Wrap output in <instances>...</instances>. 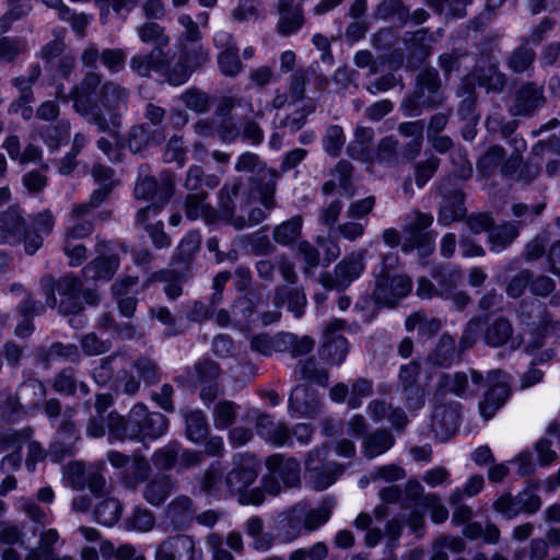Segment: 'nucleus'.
Segmentation results:
<instances>
[{
  "mask_svg": "<svg viewBox=\"0 0 560 560\" xmlns=\"http://www.w3.org/2000/svg\"><path fill=\"white\" fill-rule=\"evenodd\" d=\"M299 372L303 380H307L320 386L327 385V373L325 371L317 370L314 361L305 362L303 365L300 366Z\"/></svg>",
  "mask_w": 560,
  "mask_h": 560,
  "instance_id": "obj_50",
  "label": "nucleus"
},
{
  "mask_svg": "<svg viewBox=\"0 0 560 560\" xmlns=\"http://www.w3.org/2000/svg\"><path fill=\"white\" fill-rule=\"evenodd\" d=\"M393 444L394 439L388 432H376L364 441V454L370 458L376 457L387 452Z\"/></svg>",
  "mask_w": 560,
  "mask_h": 560,
  "instance_id": "obj_32",
  "label": "nucleus"
},
{
  "mask_svg": "<svg viewBox=\"0 0 560 560\" xmlns=\"http://www.w3.org/2000/svg\"><path fill=\"white\" fill-rule=\"evenodd\" d=\"M155 560H200V553L190 536L177 535L159 546Z\"/></svg>",
  "mask_w": 560,
  "mask_h": 560,
  "instance_id": "obj_11",
  "label": "nucleus"
},
{
  "mask_svg": "<svg viewBox=\"0 0 560 560\" xmlns=\"http://www.w3.org/2000/svg\"><path fill=\"white\" fill-rule=\"evenodd\" d=\"M90 211V206L79 205L72 209L71 221L66 234L67 241H73L82 238L92 232V225L90 222H80V219L86 215Z\"/></svg>",
  "mask_w": 560,
  "mask_h": 560,
  "instance_id": "obj_28",
  "label": "nucleus"
},
{
  "mask_svg": "<svg viewBox=\"0 0 560 560\" xmlns=\"http://www.w3.org/2000/svg\"><path fill=\"white\" fill-rule=\"evenodd\" d=\"M218 62L221 72L225 75H234L241 69V62L237 57V50L220 51Z\"/></svg>",
  "mask_w": 560,
  "mask_h": 560,
  "instance_id": "obj_48",
  "label": "nucleus"
},
{
  "mask_svg": "<svg viewBox=\"0 0 560 560\" xmlns=\"http://www.w3.org/2000/svg\"><path fill=\"white\" fill-rule=\"evenodd\" d=\"M397 257L388 255L383 259L380 270L375 272L373 298L376 304L394 306L411 290L410 279L396 270Z\"/></svg>",
  "mask_w": 560,
  "mask_h": 560,
  "instance_id": "obj_4",
  "label": "nucleus"
},
{
  "mask_svg": "<svg viewBox=\"0 0 560 560\" xmlns=\"http://www.w3.org/2000/svg\"><path fill=\"white\" fill-rule=\"evenodd\" d=\"M2 223L3 225H0V243L11 242L13 234L20 233L24 228V222L15 209L7 213Z\"/></svg>",
  "mask_w": 560,
  "mask_h": 560,
  "instance_id": "obj_40",
  "label": "nucleus"
},
{
  "mask_svg": "<svg viewBox=\"0 0 560 560\" xmlns=\"http://www.w3.org/2000/svg\"><path fill=\"white\" fill-rule=\"evenodd\" d=\"M200 245V237L197 233L187 234L178 246V254L182 259H187L196 253Z\"/></svg>",
  "mask_w": 560,
  "mask_h": 560,
  "instance_id": "obj_58",
  "label": "nucleus"
},
{
  "mask_svg": "<svg viewBox=\"0 0 560 560\" xmlns=\"http://www.w3.org/2000/svg\"><path fill=\"white\" fill-rule=\"evenodd\" d=\"M95 520L104 526H113L121 515V504L114 498L100 501L94 511Z\"/></svg>",
  "mask_w": 560,
  "mask_h": 560,
  "instance_id": "obj_30",
  "label": "nucleus"
},
{
  "mask_svg": "<svg viewBox=\"0 0 560 560\" xmlns=\"http://www.w3.org/2000/svg\"><path fill=\"white\" fill-rule=\"evenodd\" d=\"M363 253H353L339 262L335 269V278L325 282L326 287L341 290L358 279L364 270Z\"/></svg>",
  "mask_w": 560,
  "mask_h": 560,
  "instance_id": "obj_15",
  "label": "nucleus"
},
{
  "mask_svg": "<svg viewBox=\"0 0 560 560\" xmlns=\"http://www.w3.org/2000/svg\"><path fill=\"white\" fill-rule=\"evenodd\" d=\"M371 383L365 380H359L352 385L350 396L348 398V405L350 408H357L361 405L362 398L371 394Z\"/></svg>",
  "mask_w": 560,
  "mask_h": 560,
  "instance_id": "obj_52",
  "label": "nucleus"
},
{
  "mask_svg": "<svg viewBox=\"0 0 560 560\" xmlns=\"http://www.w3.org/2000/svg\"><path fill=\"white\" fill-rule=\"evenodd\" d=\"M186 215L190 220H196L207 215L203 192L191 194L187 197Z\"/></svg>",
  "mask_w": 560,
  "mask_h": 560,
  "instance_id": "obj_49",
  "label": "nucleus"
},
{
  "mask_svg": "<svg viewBox=\"0 0 560 560\" xmlns=\"http://www.w3.org/2000/svg\"><path fill=\"white\" fill-rule=\"evenodd\" d=\"M100 83L98 77L96 74H89L82 82L80 88H77L72 93L73 107L74 109L82 115H92V121L95 122L101 130L109 129L108 125L104 122V119L97 116L93 112L92 106V96L94 94V90Z\"/></svg>",
  "mask_w": 560,
  "mask_h": 560,
  "instance_id": "obj_13",
  "label": "nucleus"
},
{
  "mask_svg": "<svg viewBox=\"0 0 560 560\" xmlns=\"http://www.w3.org/2000/svg\"><path fill=\"white\" fill-rule=\"evenodd\" d=\"M108 460L114 467H124L128 465V471L132 472L133 477H126L124 483L126 487L135 488L140 481H142L148 472L149 465L143 458H135L129 465V459L118 452H110L108 454Z\"/></svg>",
  "mask_w": 560,
  "mask_h": 560,
  "instance_id": "obj_19",
  "label": "nucleus"
},
{
  "mask_svg": "<svg viewBox=\"0 0 560 560\" xmlns=\"http://www.w3.org/2000/svg\"><path fill=\"white\" fill-rule=\"evenodd\" d=\"M464 549V541L458 537H443L435 541L430 560H448L445 550L459 552Z\"/></svg>",
  "mask_w": 560,
  "mask_h": 560,
  "instance_id": "obj_36",
  "label": "nucleus"
},
{
  "mask_svg": "<svg viewBox=\"0 0 560 560\" xmlns=\"http://www.w3.org/2000/svg\"><path fill=\"white\" fill-rule=\"evenodd\" d=\"M433 218L425 213H413V220L408 223L406 233H408V241L412 242V246H419L420 242H425L431 248L432 240L428 233L423 232L431 225Z\"/></svg>",
  "mask_w": 560,
  "mask_h": 560,
  "instance_id": "obj_27",
  "label": "nucleus"
},
{
  "mask_svg": "<svg viewBox=\"0 0 560 560\" xmlns=\"http://www.w3.org/2000/svg\"><path fill=\"white\" fill-rule=\"evenodd\" d=\"M268 474L262 478V489L268 494H277L281 490L279 480L285 487H294L300 482V465L294 458H284L279 454L267 458Z\"/></svg>",
  "mask_w": 560,
  "mask_h": 560,
  "instance_id": "obj_6",
  "label": "nucleus"
},
{
  "mask_svg": "<svg viewBox=\"0 0 560 560\" xmlns=\"http://www.w3.org/2000/svg\"><path fill=\"white\" fill-rule=\"evenodd\" d=\"M178 22L185 32L177 46V62L171 71L163 51L168 44L163 28L156 23H145L138 30V35L143 43L154 45L150 55L135 56L131 59V68L140 75H149L152 71L159 72L166 77L170 84L178 86L187 81L197 67L208 60V52L199 44L200 33L192 19L184 14L179 16Z\"/></svg>",
  "mask_w": 560,
  "mask_h": 560,
  "instance_id": "obj_1",
  "label": "nucleus"
},
{
  "mask_svg": "<svg viewBox=\"0 0 560 560\" xmlns=\"http://www.w3.org/2000/svg\"><path fill=\"white\" fill-rule=\"evenodd\" d=\"M259 463L252 455H241L235 467L223 480L214 469L209 470L203 478V488L210 493H240L241 504L259 505L264 501L260 490H253L248 493L244 490L250 486L257 477Z\"/></svg>",
  "mask_w": 560,
  "mask_h": 560,
  "instance_id": "obj_2",
  "label": "nucleus"
},
{
  "mask_svg": "<svg viewBox=\"0 0 560 560\" xmlns=\"http://www.w3.org/2000/svg\"><path fill=\"white\" fill-rule=\"evenodd\" d=\"M66 479L75 489L88 485L92 492H97L105 485L104 478L92 467L89 470L81 463L69 464L65 470Z\"/></svg>",
  "mask_w": 560,
  "mask_h": 560,
  "instance_id": "obj_17",
  "label": "nucleus"
},
{
  "mask_svg": "<svg viewBox=\"0 0 560 560\" xmlns=\"http://www.w3.org/2000/svg\"><path fill=\"white\" fill-rule=\"evenodd\" d=\"M332 505L323 504L311 509L306 504L295 505L283 520L280 536L283 541H292L303 533L312 532L324 525L330 517Z\"/></svg>",
  "mask_w": 560,
  "mask_h": 560,
  "instance_id": "obj_5",
  "label": "nucleus"
},
{
  "mask_svg": "<svg viewBox=\"0 0 560 560\" xmlns=\"http://www.w3.org/2000/svg\"><path fill=\"white\" fill-rule=\"evenodd\" d=\"M257 431L262 439L276 446H282L291 441L287 429L279 423H275L268 416L259 418Z\"/></svg>",
  "mask_w": 560,
  "mask_h": 560,
  "instance_id": "obj_25",
  "label": "nucleus"
},
{
  "mask_svg": "<svg viewBox=\"0 0 560 560\" xmlns=\"http://www.w3.org/2000/svg\"><path fill=\"white\" fill-rule=\"evenodd\" d=\"M478 84L487 90H498L503 85V75L494 67L488 69L487 74L478 77Z\"/></svg>",
  "mask_w": 560,
  "mask_h": 560,
  "instance_id": "obj_62",
  "label": "nucleus"
},
{
  "mask_svg": "<svg viewBox=\"0 0 560 560\" xmlns=\"http://www.w3.org/2000/svg\"><path fill=\"white\" fill-rule=\"evenodd\" d=\"M100 256L83 269L86 280H108L118 267V257L114 253V245L100 243L97 246Z\"/></svg>",
  "mask_w": 560,
  "mask_h": 560,
  "instance_id": "obj_12",
  "label": "nucleus"
},
{
  "mask_svg": "<svg viewBox=\"0 0 560 560\" xmlns=\"http://www.w3.org/2000/svg\"><path fill=\"white\" fill-rule=\"evenodd\" d=\"M443 388L462 396L465 394V386L467 385V376L465 374H455L453 380L450 376H443Z\"/></svg>",
  "mask_w": 560,
  "mask_h": 560,
  "instance_id": "obj_64",
  "label": "nucleus"
},
{
  "mask_svg": "<svg viewBox=\"0 0 560 560\" xmlns=\"http://www.w3.org/2000/svg\"><path fill=\"white\" fill-rule=\"evenodd\" d=\"M512 328L506 320H497L488 327L485 339L489 346L499 347L504 345L511 337Z\"/></svg>",
  "mask_w": 560,
  "mask_h": 560,
  "instance_id": "obj_34",
  "label": "nucleus"
},
{
  "mask_svg": "<svg viewBox=\"0 0 560 560\" xmlns=\"http://www.w3.org/2000/svg\"><path fill=\"white\" fill-rule=\"evenodd\" d=\"M186 431L189 440L198 442L207 433L206 419L201 411L195 410L186 417Z\"/></svg>",
  "mask_w": 560,
  "mask_h": 560,
  "instance_id": "obj_39",
  "label": "nucleus"
},
{
  "mask_svg": "<svg viewBox=\"0 0 560 560\" xmlns=\"http://www.w3.org/2000/svg\"><path fill=\"white\" fill-rule=\"evenodd\" d=\"M126 55L120 49H107L102 52L103 65L110 71L118 70L125 61Z\"/></svg>",
  "mask_w": 560,
  "mask_h": 560,
  "instance_id": "obj_57",
  "label": "nucleus"
},
{
  "mask_svg": "<svg viewBox=\"0 0 560 560\" xmlns=\"http://www.w3.org/2000/svg\"><path fill=\"white\" fill-rule=\"evenodd\" d=\"M417 293L422 299H431L439 295L443 299H453L457 307H464L468 303V298L463 292H453L451 288L435 289L434 285L427 279L421 278L418 282Z\"/></svg>",
  "mask_w": 560,
  "mask_h": 560,
  "instance_id": "obj_26",
  "label": "nucleus"
},
{
  "mask_svg": "<svg viewBox=\"0 0 560 560\" xmlns=\"http://www.w3.org/2000/svg\"><path fill=\"white\" fill-rule=\"evenodd\" d=\"M350 172H351V165L348 162H346V161L339 162L336 167V173L338 174V183L336 182L335 178L327 182L323 188L324 192L331 194L332 191H335L337 189V187L340 190L347 191L348 190L347 183H348V177L350 175Z\"/></svg>",
  "mask_w": 560,
  "mask_h": 560,
  "instance_id": "obj_46",
  "label": "nucleus"
},
{
  "mask_svg": "<svg viewBox=\"0 0 560 560\" xmlns=\"http://www.w3.org/2000/svg\"><path fill=\"white\" fill-rule=\"evenodd\" d=\"M491 219L488 214H478L469 219V226L475 232L488 230L489 246L492 252L500 253L505 249L517 236V226L512 223L490 228Z\"/></svg>",
  "mask_w": 560,
  "mask_h": 560,
  "instance_id": "obj_8",
  "label": "nucleus"
},
{
  "mask_svg": "<svg viewBox=\"0 0 560 560\" xmlns=\"http://www.w3.org/2000/svg\"><path fill=\"white\" fill-rule=\"evenodd\" d=\"M306 468L312 474V481L317 490L330 487L341 474V468L332 463H323L322 452L315 451L310 454Z\"/></svg>",
  "mask_w": 560,
  "mask_h": 560,
  "instance_id": "obj_14",
  "label": "nucleus"
},
{
  "mask_svg": "<svg viewBox=\"0 0 560 560\" xmlns=\"http://www.w3.org/2000/svg\"><path fill=\"white\" fill-rule=\"evenodd\" d=\"M518 503L524 512H536L540 508V499L533 487L526 488L517 495Z\"/></svg>",
  "mask_w": 560,
  "mask_h": 560,
  "instance_id": "obj_54",
  "label": "nucleus"
},
{
  "mask_svg": "<svg viewBox=\"0 0 560 560\" xmlns=\"http://www.w3.org/2000/svg\"><path fill=\"white\" fill-rule=\"evenodd\" d=\"M373 138V131L366 127H359L354 133V140L348 147L349 154L355 160H365L366 143Z\"/></svg>",
  "mask_w": 560,
  "mask_h": 560,
  "instance_id": "obj_37",
  "label": "nucleus"
},
{
  "mask_svg": "<svg viewBox=\"0 0 560 560\" xmlns=\"http://www.w3.org/2000/svg\"><path fill=\"white\" fill-rule=\"evenodd\" d=\"M369 412L375 420H381L387 417L388 421L393 424V427L396 428H401L407 422L406 417L401 410L396 409L388 413V408L384 402L374 401L369 406Z\"/></svg>",
  "mask_w": 560,
  "mask_h": 560,
  "instance_id": "obj_38",
  "label": "nucleus"
},
{
  "mask_svg": "<svg viewBox=\"0 0 560 560\" xmlns=\"http://www.w3.org/2000/svg\"><path fill=\"white\" fill-rule=\"evenodd\" d=\"M541 92L534 85H527L522 89L515 97V103L511 107L513 115H527L541 104Z\"/></svg>",
  "mask_w": 560,
  "mask_h": 560,
  "instance_id": "obj_24",
  "label": "nucleus"
},
{
  "mask_svg": "<svg viewBox=\"0 0 560 560\" xmlns=\"http://www.w3.org/2000/svg\"><path fill=\"white\" fill-rule=\"evenodd\" d=\"M424 504L431 510L432 522L439 524L444 522L447 516V510L440 503L435 495H428L424 498Z\"/></svg>",
  "mask_w": 560,
  "mask_h": 560,
  "instance_id": "obj_59",
  "label": "nucleus"
},
{
  "mask_svg": "<svg viewBox=\"0 0 560 560\" xmlns=\"http://www.w3.org/2000/svg\"><path fill=\"white\" fill-rule=\"evenodd\" d=\"M154 525V515L150 510L144 508H136L124 522L125 529L129 532H150L153 529Z\"/></svg>",
  "mask_w": 560,
  "mask_h": 560,
  "instance_id": "obj_31",
  "label": "nucleus"
},
{
  "mask_svg": "<svg viewBox=\"0 0 560 560\" xmlns=\"http://www.w3.org/2000/svg\"><path fill=\"white\" fill-rule=\"evenodd\" d=\"M536 454L538 463L542 466L551 464L557 457L556 453L551 450L550 441L546 439H541L537 442Z\"/></svg>",
  "mask_w": 560,
  "mask_h": 560,
  "instance_id": "obj_63",
  "label": "nucleus"
},
{
  "mask_svg": "<svg viewBox=\"0 0 560 560\" xmlns=\"http://www.w3.org/2000/svg\"><path fill=\"white\" fill-rule=\"evenodd\" d=\"M316 408V399L308 394L304 385H298L291 393L289 399V411L292 417H310Z\"/></svg>",
  "mask_w": 560,
  "mask_h": 560,
  "instance_id": "obj_23",
  "label": "nucleus"
},
{
  "mask_svg": "<svg viewBox=\"0 0 560 560\" xmlns=\"http://www.w3.org/2000/svg\"><path fill=\"white\" fill-rule=\"evenodd\" d=\"M342 329L343 322L335 319L324 332V341L319 352L322 358L331 364H341L348 353L347 340L340 335Z\"/></svg>",
  "mask_w": 560,
  "mask_h": 560,
  "instance_id": "obj_10",
  "label": "nucleus"
},
{
  "mask_svg": "<svg viewBox=\"0 0 560 560\" xmlns=\"http://www.w3.org/2000/svg\"><path fill=\"white\" fill-rule=\"evenodd\" d=\"M418 373L419 365L413 362L404 365L399 373L406 406L410 410L419 409L423 405V390L415 384Z\"/></svg>",
  "mask_w": 560,
  "mask_h": 560,
  "instance_id": "obj_16",
  "label": "nucleus"
},
{
  "mask_svg": "<svg viewBox=\"0 0 560 560\" xmlns=\"http://www.w3.org/2000/svg\"><path fill=\"white\" fill-rule=\"evenodd\" d=\"M488 382L490 388L479 405L480 413L487 420L505 402L509 396V377L501 371H492L488 374Z\"/></svg>",
  "mask_w": 560,
  "mask_h": 560,
  "instance_id": "obj_9",
  "label": "nucleus"
},
{
  "mask_svg": "<svg viewBox=\"0 0 560 560\" xmlns=\"http://www.w3.org/2000/svg\"><path fill=\"white\" fill-rule=\"evenodd\" d=\"M148 143L149 137L145 128L142 126L133 128L128 139L129 149L132 152H140Z\"/></svg>",
  "mask_w": 560,
  "mask_h": 560,
  "instance_id": "obj_61",
  "label": "nucleus"
},
{
  "mask_svg": "<svg viewBox=\"0 0 560 560\" xmlns=\"http://www.w3.org/2000/svg\"><path fill=\"white\" fill-rule=\"evenodd\" d=\"M172 485L168 479L162 478L147 485L143 497L152 505H159L170 494Z\"/></svg>",
  "mask_w": 560,
  "mask_h": 560,
  "instance_id": "obj_33",
  "label": "nucleus"
},
{
  "mask_svg": "<svg viewBox=\"0 0 560 560\" xmlns=\"http://www.w3.org/2000/svg\"><path fill=\"white\" fill-rule=\"evenodd\" d=\"M96 2L101 9V19L103 21L107 18L109 7H112L116 13H121L124 9L129 11L135 5L132 0H96Z\"/></svg>",
  "mask_w": 560,
  "mask_h": 560,
  "instance_id": "obj_55",
  "label": "nucleus"
},
{
  "mask_svg": "<svg viewBox=\"0 0 560 560\" xmlns=\"http://www.w3.org/2000/svg\"><path fill=\"white\" fill-rule=\"evenodd\" d=\"M534 60V54L526 47H522L516 50L510 58V67L516 71L521 72L526 70Z\"/></svg>",
  "mask_w": 560,
  "mask_h": 560,
  "instance_id": "obj_53",
  "label": "nucleus"
},
{
  "mask_svg": "<svg viewBox=\"0 0 560 560\" xmlns=\"http://www.w3.org/2000/svg\"><path fill=\"white\" fill-rule=\"evenodd\" d=\"M167 425V420L163 415L149 413L143 405L133 406L127 422L114 413L109 415L108 422L110 438L115 440H154L166 432Z\"/></svg>",
  "mask_w": 560,
  "mask_h": 560,
  "instance_id": "obj_3",
  "label": "nucleus"
},
{
  "mask_svg": "<svg viewBox=\"0 0 560 560\" xmlns=\"http://www.w3.org/2000/svg\"><path fill=\"white\" fill-rule=\"evenodd\" d=\"M39 75V69L34 68L30 79L16 78L14 85L19 89L20 98L11 105L10 110L20 113L24 119H30L33 116V108L30 105L33 102L31 84Z\"/></svg>",
  "mask_w": 560,
  "mask_h": 560,
  "instance_id": "obj_21",
  "label": "nucleus"
},
{
  "mask_svg": "<svg viewBox=\"0 0 560 560\" xmlns=\"http://www.w3.org/2000/svg\"><path fill=\"white\" fill-rule=\"evenodd\" d=\"M182 98L186 107L198 113L203 112L208 106L207 95L198 91H188Z\"/></svg>",
  "mask_w": 560,
  "mask_h": 560,
  "instance_id": "obj_56",
  "label": "nucleus"
},
{
  "mask_svg": "<svg viewBox=\"0 0 560 560\" xmlns=\"http://www.w3.org/2000/svg\"><path fill=\"white\" fill-rule=\"evenodd\" d=\"M301 226L302 219L295 217L276 229L275 240L281 244H289L300 235Z\"/></svg>",
  "mask_w": 560,
  "mask_h": 560,
  "instance_id": "obj_42",
  "label": "nucleus"
},
{
  "mask_svg": "<svg viewBox=\"0 0 560 560\" xmlns=\"http://www.w3.org/2000/svg\"><path fill=\"white\" fill-rule=\"evenodd\" d=\"M173 192V183L167 180L161 186L152 177H143L138 180L135 195L138 199H152L155 200L147 208L141 209L137 214V221L141 224H147L149 219L156 217L162 207L171 198Z\"/></svg>",
  "mask_w": 560,
  "mask_h": 560,
  "instance_id": "obj_7",
  "label": "nucleus"
},
{
  "mask_svg": "<svg viewBox=\"0 0 560 560\" xmlns=\"http://www.w3.org/2000/svg\"><path fill=\"white\" fill-rule=\"evenodd\" d=\"M406 328L412 331L418 328L421 335H432L441 328V322L435 318H427L421 313H416L406 319Z\"/></svg>",
  "mask_w": 560,
  "mask_h": 560,
  "instance_id": "obj_35",
  "label": "nucleus"
},
{
  "mask_svg": "<svg viewBox=\"0 0 560 560\" xmlns=\"http://www.w3.org/2000/svg\"><path fill=\"white\" fill-rule=\"evenodd\" d=\"M55 221L51 213L45 211L34 220L36 233H27L24 237V247L27 254H34L43 244V237L48 235L54 228Z\"/></svg>",
  "mask_w": 560,
  "mask_h": 560,
  "instance_id": "obj_22",
  "label": "nucleus"
},
{
  "mask_svg": "<svg viewBox=\"0 0 560 560\" xmlns=\"http://www.w3.org/2000/svg\"><path fill=\"white\" fill-rule=\"evenodd\" d=\"M455 352V342L451 337H442L440 346L433 357L427 361L428 365L446 366L451 363Z\"/></svg>",
  "mask_w": 560,
  "mask_h": 560,
  "instance_id": "obj_41",
  "label": "nucleus"
},
{
  "mask_svg": "<svg viewBox=\"0 0 560 560\" xmlns=\"http://www.w3.org/2000/svg\"><path fill=\"white\" fill-rule=\"evenodd\" d=\"M82 283L73 277H65L57 283V290L62 299L60 302V311L63 313H75L80 310V292Z\"/></svg>",
  "mask_w": 560,
  "mask_h": 560,
  "instance_id": "obj_20",
  "label": "nucleus"
},
{
  "mask_svg": "<svg viewBox=\"0 0 560 560\" xmlns=\"http://www.w3.org/2000/svg\"><path fill=\"white\" fill-rule=\"evenodd\" d=\"M345 143V135L340 127L331 126L327 129L324 139L325 151L332 156L338 155Z\"/></svg>",
  "mask_w": 560,
  "mask_h": 560,
  "instance_id": "obj_45",
  "label": "nucleus"
},
{
  "mask_svg": "<svg viewBox=\"0 0 560 560\" xmlns=\"http://www.w3.org/2000/svg\"><path fill=\"white\" fill-rule=\"evenodd\" d=\"M92 173L95 182L100 185V188L91 196V206L96 207L106 198L110 189L114 187L115 182L113 179L112 170L106 166H94Z\"/></svg>",
  "mask_w": 560,
  "mask_h": 560,
  "instance_id": "obj_29",
  "label": "nucleus"
},
{
  "mask_svg": "<svg viewBox=\"0 0 560 560\" xmlns=\"http://www.w3.org/2000/svg\"><path fill=\"white\" fill-rule=\"evenodd\" d=\"M235 417V407L231 402H220L214 410V422L220 429L230 425Z\"/></svg>",
  "mask_w": 560,
  "mask_h": 560,
  "instance_id": "obj_51",
  "label": "nucleus"
},
{
  "mask_svg": "<svg viewBox=\"0 0 560 560\" xmlns=\"http://www.w3.org/2000/svg\"><path fill=\"white\" fill-rule=\"evenodd\" d=\"M439 86L440 85L435 71L425 70L419 75L418 88L422 95H424L425 91L429 93H435Z\"/></svg>",
  "mask_w": 560,
  "mask_h": 560,
  "instance_id": "obj_60",
  "label": "nucleus"
},
{
  "mask_svg": "<svg viewBox=\"0 0 560 560\" xmlns=\"http://www.w3.org/2000/svg\"><path fill=\"white\" fill-rule=\"evenodd\" d=\"M54 387L57 392L66 394H75L79 389L82 395L88 394V387L85 384H77L73 375L70 372L60 373L55 380Z\"/></svg>",
  "mask_w": 560,
  "mask_h": 560,
  "instance_id": "obj_43",
  "label": "nucleus"
},
{
  "mask_svg": "<svg viewBox=\"0 0 560 560\" xmlns=\"http://www.w3.org/2000/svg\"><path fill=\"white\" fill-rule=\"evenodd\" d=\"M493 509L509 520L515 517L520 512H522L518 499L516 498L514 500L510 494L501 495L494 502Z\"/></svg>",
  "mask_w": 560,
  "mask_h": 560,
  "instance_id": "obj_47",
  "label": "nucleus"
},
{
  "mask_svg": "<svg viewBox=\"0 0 560 560\" xmlns=\"http://www.w3.org/2000/svg\"><path fill=\"white\" fill-rule=\"evenodd\" d=\"M464 535L470 539L483 537L485 541L493 544L498 541L500 532L493 525L487 526V528L483 530L480 524L471 523L465 527Z\"/></svg>",
  "mask_w": 560,
  "mask_h": 560,
  "instance_id": "obj_44",
  "label": "nucleus"
},
{
  "mask_svg": "<svg viewBox=\"0 0 560 560\" xmlns=\"http://www.w3.org/2000/svg\"><path fill=\"white\" fill-rule=\"evenodd\" d=\"M300 0H279V32L283 35L295 33L303 24Z\"/></svg>",
  "mask_w": 560,
  "mask_h": 560,
  "instance_id": "obj_18",
  "label": "nucleus"
}]
</instances>
